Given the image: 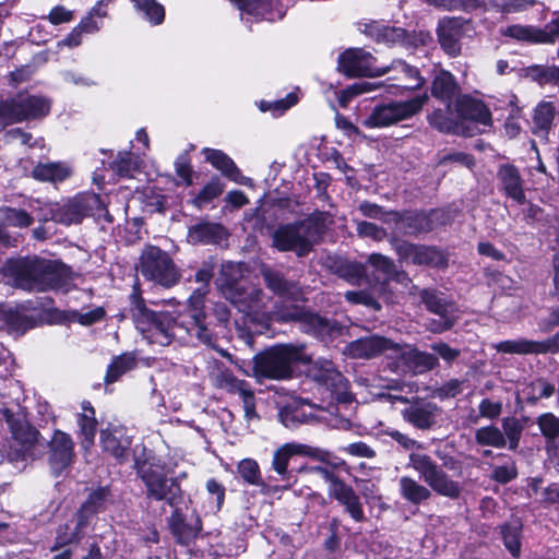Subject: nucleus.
Listing matches in <instances>:
<instances>
[{
  "instance_id": "1",
  "label": "nucleus",
  "mask_w": 559,
  "mask_h": 559,
  "mask_svg": "<svg viewBox=\"0 0 559 559\" xmlns=\"http://www.w3.org/2000/svg\"><path fill=\"white\" fill-rule=\"evenodd\" d=\"M240 276L241 264L226 262L222 265L217 284L224 297L252 322L266 324L271 320L297 321L301 330L321 340L330 336L335 330L333 322L316 313L298 308L284 310L271 306V300L260 288L254 285L239 284Z\"/></svg>"
},
{
  "instance_id": "2",
  "label": "nucleus",
  "mask_w": 559,
  "mask_h": 559,
  "mask_svg": "<svg viewBox=\"0 0 559 559\" xmlns=\"http://www.w3.org/2000/svg\"><path fill=\"white\" fill-rule=\"evenodd\" d=\"M5 275L14 286L25 292L60 290L72 281V269L60 260L37 254L9 258L4 263Z\"/></svg>"
},
{
  "instance_id": "3",
  "label": "nucleus",
  "mask_w": 559,
  "mask_h": 559,
  "mask_svg": "<svg viewBox=\"0 0 559 559\" xmlns=\"http://www.w3.org/2000/svg\"><path fill=\"white\" fill-rule=\"evenodd\" d=\"M129 299V316L136 330L151 344L168 346L175 340V317L169 311H154L146 305L139 282L132 286Z\"/></svg>"
},
{
  "instance_id": "4",
  "label": "nucleus",
  "mask_w": 559,
  "mask_h": 559,
  "mask_svg": "<svg viewBox=\"0 0 559 559\" xmlns=\"http://www.w3.org/2000/svg\"><path fill=\"white\" fill-rule=\"evenodd\" d=\"M87 217H93L95 221L112 222V216L97 193H78L62 203H55L49 209V219L64 226L81 224Z\"/></svg>"
},
{
  "instance_id": "5",
  "label": "nucleus",
  "mask_w": 559,
  "mask_h": 559,
  "mask_svg": "<svg viewBox=\"0 0 559 559\" xmlns=\"http://www.w3.org/2000/svg\"><path fill=\"white\" fill-rule=\"evenodd\" d=\"M448 116L441 110L433 111L429 121L431 126L442 132L460 133L464 131L465 121H474L483 126L491 124V114L480 100L468 96L455 98L453 106L449 105Z\"/></svg>"
},
{
  "instance_id": "6",
  "label": "nucleus",
  "mask_w": 559,
  "mask_h": 559,
  "mask_svg": "<svg viewBox=\"0 0 559 559\" xmlns=\"http://www.w3.org/2000/svg\"><path fill=\"white\" fill-rule=\"evenodd\" d=\"M307 361H310V357L307 356L302 347L294 345L274 346L254 356L251 376L258 381L286 379L293 372L292 364Z\"/></svg>"
},
{
  "instance_id": "7",
  "label": "nucleus",
  "mask_w": 559,
  "mask_h": 559,
  "mask_svg": "<svg viewBox=\"0 0 559 559\" xmlns=\"http://www.w3.org/2000/svg\"><path fill=\"white\" fill-rule=\"evenodd\" d=\"M51 104L41 95L17 92L7 98H0V129L39 120L49 115Z\"/></svg>"
},
{
  "instance_id": "8",
  "label": "nucleus",
  "mask_w": 559,
  "mask_h": 559,
  "mask_svg": "<svg viewBox=\"0 0 559 559\" xmlns=\"http://www.w3.org/2000/svg\"><path fill=\"white\" fill-rule=\"evenodd\" d=\"M408 464L419 474L430 490L450 499L460 497L462 491L460 483L450 478L429 455L411 453Z\"/></svg>"
},
{
  "instance_id": "9",
  "label": "nucleus",
  "mask_w": 559,
  "mask_h": 559,
  "mask_svg": "<svg viewBox=\"0 0 559 559\" xmlns=\"http://www.w3.org/2000/svg\"><path fill=\"white\" fill-rule=\"evenodd\" d=\"M139 270L144 278L164 286L175 285V263L168 252L154 245H146L140 255Z\"/></svg>"
},
{
  "instance_id": "10",
  "label": "nucleus",
  "mask_w": 559,
  "mask_h": 559,
  "mask_svg": "<svg viewBox=\"0 0 559 559\" xmlns=\"http://www.w3.org/2000/svg\"><path fill=\"white\" fill-rule=\"evenodd\" d=\"M427 100L428 96L424 94L405 102L377 106L365 119L364 124L368 128H383L397 123L419 112Z\"/></svg>"
},
{
  "instance_id": "11",
  "label": "nucleus",
  "mask_w": 559,
  "mask_h": 559,
  "mask_svg": "<svg viewBox=\"0 0 559 559\" xmlns=\"http://www.w3.org/2000/svg\"><path fill=\"white\" fill-rule=\"evenodd\" d=\"M318 237V227L302 222L280 227L273 235L274 246L281 251H295L298 255L308 253Z\"/></svg>"
},
{
  "instance_id": "12",
  "label": "nucleus",
  "mask_w": 559,
  "mask_h": 559,
  "mask_svg": "<svg viewBox=\"0 0 559 559\" xmlns=\"http://www.w3.org/2000/svg\"><path fill=\"white\" fill-rule=\"evenodd\" d=\"M11 433L7 449L9 461H25L32 455V451L38 442L39 431L26 420H14L11 423Z\"/></svg>"
},
{
  "instance_id": "13",
  "label": "nucleus",
  "mask_w": 559,
  "mask_h": 559,
  "mask_svg": "<svg viewBox=\"0 0 559 559\" xmlns=\"http://www.w3.org/2000/svg\"><path fill=\"white\" fill-rule=\"evenodd\" d=\"M374 57L362 49L350 48L338 57V70L348 76H379L385 70L376 67Z\"/></svg>"
},
{
  "instance_id": "14",
  "label": "nucleus",
  "mask_w": 559,
  "mask_h": 559,
  "mask_svg": "<svg viewBox=\"0 0 559 559\" xmlns=\"http://www.w3.org/2000/svg\"><path fill=\"white\" fill-rule=\"evenodd\" d=\"M392 243L401 260L432 267H443L448 263L445 254L435 247L413 245L400 239H394Z\"/></svg>"
},
{
  "instance_id": "15",
  "label": "nucleus",
  "mask_w": 559,
  "mask_h": 559,
  "mask_svg": "<svg viewBox=\"0 0 559 559\" xmlns=\"http://www.w3.org/2000/svg\"><path fill=\"white\" fill-rule=\"evenodd\" d=\"M74 456V442L71 436L56 429L48 442V463L52 474L56 477L60 476L72 465Z\"/></svg>"
},
{
  "instance_id": "16",
  "label": "nucleus",
  "mask_w": 559,
  "mask_h": 559,
  "mask_svg": "<svg viewBox=\"0 0 559 559\" xmlns=\"http://www.w3.org/2000/svg\"><path fill=\"white\" fill-rule=\"evenodd\" d=\"M501 35L528 44H552L559 37V17L544 27L514 24L501 28Z\"/></svg>"
},
{
  "instance_id": "17",
  "label": "nucleus",
  "mask_w": 559,
  "mask_h": 559,
  "mask_svg": "<svg viewBox=\"0 0 559 559\" xmlns=\"http://www.w3.org/2000/svg\"><path fill=\"white\" fill-rule=\"evenodd\" d=\"M438 364V358L431 354L418 352L409 345H400L399 350L394 353L391 369L396 372L412 371L420 373L431 370Z\"/></svg>"
},
{
  "instance_id": "18",
  "label": "nucleus",
  "mask_w": 559,
  "mask_h": 559,
  "mask_svg": "<svg viewBox=\"0 0 559 559\" xmlns=\"http://www.w3.org/2000/svg\"><path fill=\"white\" fill-rule=\"evenodd\" d=\"M347 350L354 358H372L377 355H385L393 361L394 353L399 350V344L379 335H372L352 342Z\"/></svg>"
},
{
  "instance_id": "19",
  "label": "nucleus",
  "mask_w": 559,
  "mask_h": 559,
  "mask_svg": "<svg viewBox=\"0 0 559 559\" xmlns=\"http://www.w3.org/2000/svg\"><path fill=\"white\" fill-rule=\"evenodd\" d=\"M242 14L266 21H277L285 15L289 0H230Z\"/></svg>"
},
{
  "instance_id": "20",
  "label": "nucleus",
  "mask_w": 559,
  "mask_h": 559,
  "mask_svg": "<svg viewBox=\"0 0 559 559\" xmlns=\"http://www.w3.org/2000/svg\"><path fill=\"white\" fill-rule=\"evenodd\" d=\"M88 524L85 518L75 512L71 519L57 527L50 550L56 551L67 546H78L84 539Z\"/></svg>"
},
{
  "instance_id": "21",
  "label": "nucleus",
  "mask_w": 559,
  "mask_h": 559,
  "mask_svg": "<svg viewBox=\"0 0 559 559\" xmlns=\"http://www.w3.org/2000/svg\"><path fill=\"white\" fill-rule=\"evenodd\" d=\"M99 441L103 451L110 454L120 464L128 462L132 440L124 430L118 427L102 429Z\"/></svg>"
},
{
  "instance_id": "22",
  "label": "nucleus",
  "mask_w": 559,
  "mask_h": 559,
  "mask_svg": "<svg viewBox=\"0 0 559 559\" xmlns=\"http://www.w3.org/2000/svg\"><path fill=\"white\" fill-rule=\"evenodd\" d=\"M317 366L318 372L314 373V379L326 385L340 401L350 402L352 395L347 391V380L334 368L333 364L329 360H322L318 361Z\"/></svg>"
},
{
  "instance_id": "23",
  "label": "nucleus",
  "mask_w": 559,
  "mask_h": 559,
  "mask_svg": "<svg viewBox=\"0 0 559 559\" xmlns=\"http://www.w3.org/2000/svg\"><path fill=\"white\" fill-rule=\"evenodd\" d=\"M438 212L433 211L429 215L425 213H397L392 212L388 219H393L394 228L399 233L406 235H415L418 233H426L433 228L432 217L437 216Z\"/></svg>"
},
{
  "instance_id": "24",
  "label": "nucleus",
  "mask_w": 559,
  "mask_h": 559,
  "mask_svg": "<svg viewBox=\"0 0 559 559\" xmlns=\"http://www.w3.org/2000/svg\"><path fill=\"white\" fill-rule=\"evenodd\" d=\"M55 300L51 297H45L41 307L34 306L33 301L28 300L21 305V308L25 311H38L35 317L38 326L43 324L47 325H66L71 323V310H61L53 307Z\"/></svg>"
},
{
  "instance_id": "25",
  "label": "nucleus",
  "mask_w": 559,
  "mask_h": 559,
  "mask_svg": "<svg viewBox=\"0 0 559 559\" xmlns=\"http://www.w3.org/2000/svg\"><path fill=\"white\" fill-rule=\"evenodd\" d=\"M134 468L146 485L147 491L151 496L162 500L166 498L168 492H170L165 475L158 472L157 468H154L147 461L135 459Z\"/></svg>"
},
{
  "instance_id": "26",
  "label": "nucleus",
  "mask_w": 559,
  "mask_h": 559,
  "mask_svg": "<svg viewBox=\"0 0 559 559\" xmlns=\"http://www.w3.org/2000/svg\"><path fill=\"white\" fill-rule=\"evenodd\" d=\"M464 23L461 19H443L438 27V38L442 49L449 56H457L461 51L460 39L463 36Z\"/></svg>"
},
{
  "instance_id": "27",
  "label": "nucleus",
  "mask_w": 559,
  "mask_h": 559,
  "mask_svg": "<svg viewBox=\"0 0 559 559\" xmlns=\"http://www.w3.org/2000/svg\"><path fill=\"white\" fill-rule=\"evenodd\" d=\"M22 309L1 305L0 306V322L5 326L8 333L23 335L27 331L38 326L35 317L27 316Z\"/></svg>"
},
{
  "instance_id": "28",
  "label": "nucleus",
  "mask_w": 559,
  "mask_h": 559,
  "mask_svg": "<svg viewBox=\"0 0 559 559\" xmlns=\"http://www.w3.org/2000/svg\"><path fill=\"white\" fill-rule=\"evenodd\" d=\"M205 159L225 177L238 185H251V179L242 176L234 160L223 151L214 148L203 150Z\"/></svg>"
},
{
  "instance_id": "29",
  "label": "nucleus",
  "mask_w": 559,
  "mask_h": 559,
  "mask_svg": "<svg viewBox=\"0 0 559 559\" xmlns=\"http://www.w3.org/2000/svg\"><path fill=\"white\" fill-rule=\"evenodd\" d=\"M439 414V407L433 403H415L403 409V418L418 429H429Z\"/></svg>"
},
{
  "instance_id": "30",
  "label": "nucleus",
  "mask_w": 559,
  "mask_h": 559,
  "mask_svg": "<svg viewBox=\"0 0 559 559\" xmlns=\"http://www.w3.org/2000/svg\"><path fill=\"white\" fill-rule=\"evenodd\" d=\"M330 496L344 507L345 511L355 522H362L365 520L360 499L350 486L346 485L344 481L342 484H334L333 491Z\"/></svg>"
},
{
  "instance_id": "31",
  "label": "nucleus",
  "mask_w": 559,
  "mask_h": 559,
  "mask_svg": "<svg viewBox=\"0 0 559 559\" xmlns=\"http://www.w3.org/2000/svg\"><path fill=\"white\" fill-rule=\"evenodd\" d=\"M381 70H385L386 73L394 72L392 79L400 82L395 85L399 88L416 90L424 84V79L420 76L419 71L402 60H395L391 66L381 68Z\"/></svg>"
},
{
  "instance_id": "32",
  "label": "nucleus",
  "mask_w": 559,
  "mask_h": 559,
  "mask_svg": "<svg viewBox=\"0 0 559 559\" xmlns=\"http://www.w3.org/2000/svg\"><path fill=\"white\" fill-rule=\"evenodd\" d=\"M261 274L267 287L276 295L283 298L297 299L300 294L299 286L294 282H288L284 276L275 270L266 265L261 267Z\"/></svg>"
},
{
  "instance_id": "33",
  "label": "nucleus",
  "mask_w": 559,
  "mask_h": 559,
  "mask_svg": "<svg viewBox=\"0 0 559 559\" xmlns=\"http://www.w3.org/2000/svg\"><path fill=\"white\" fill-rule=\"evenodd\" d=\"M111 490L109 486H98L93 489L78 509L76 513L90 523L93 515L104 512L107 508Z\"/></svg>"
},
{
  "instance_id": "34",
  "label": "nucleus",
  "mask_w": 559,
  "mask_h": 559,
  "mask_svg": "<svg viewBox=\"0 0 559 559\" xmlns=\"http://www.w3.org/2000/svg\"><path fill=\"white\" fill-rule=\"evenodd\" d=\"M311 453V447L309 445L295 442L285 443L274 452L272 467L283 479H286L289 460L295 455L304 456V454Z\"/></svg>"
},
{
  "instance_id": "35",
  "label": "nucleus",
  "mask_w": 559,
  "mask_h": 559,
  "mask_svg": "<svg viewBox=\"0 0 559 559\" xmlns=\"http://www.w3.org/2000/svg\"><path fill=\"white\" fill-rule=\"evenodd\" d=\"M228 233L226 228L216 223H201L190 228L188 238L192 243H215L226 240Z\"/></svg>"
},
{
  "instance_id": "36",
  "label": "nucleus",
  "mask_w": 559,
  "mask_h": 559,
  "mask_svg": "<svg viewBox=\"0 0 559 559\" xmlns=\"http://www.w3.org/2000/svg\"><path fill=\"white\" fill-rule=\"evenodd\" d=\"M31 176L39 182H62L71 176V170L61 162H39L33 167Z\"/></svg>"
},
{
  "instance_id": "37",
  "label": "nucleus",
  "mask_w": 559,
  "mask_h": 559,
  "mask_svg": "<svg viewBox=\"0 0 559 559\" xmlns=\"http://www.w3.org/2000/svg\"><path fill=\"white\" fill-rule=\"evenodd\" d=\"M144 166L143 159L131 151L118 152L116 158L110 163V168L121 178H134L141 173Z\"/></svg>"
},
{
  "instance_id": "38",
  "label": "nucleus",
  "mask_w": 559,
  "mask_h": 559,
  "mask_svg": "<svg viewBox=\"0 0 559 559\" xmlns=\"http://www.w3.org/2000/svg\"><path fill=\"white\" fill-rule=\"evenodd\" d=\"M498 178L509 198L513 199L518 203H523L525 201L522 179L515 167L511 165L501 166L498 171Z\"/></svg>"
},
{
  "instance_id": "39",
  "label": "nucleus",
  "mask_w": 559,
  "mask_h": 559,
  "mask_svg": "<svg viewBox=\"0 0 559 559\" xmlns=\"http://www.w3.org/2000/svg\"><path fill=\"white\" fill-rule=\"evenodd\" d=\"M399 492L404 500L415 506L429 500L432 496L428 487L409 476H402L399 479Z\"/></svg>"
},
{
  "instance_id": "40",
  "label": "nucleus",
  "mask_w": 559,
  "mask_h": 559,
  "mask_svg": "<svg viewBox=\"0 0 559 559\" xmlns=\"http://www.w3.org/2000/svg\"><path fill=\"white\" fill-rule=\"evenodd\" d=\"M138 366V359L134 353H122L112 358L108 365L104 381L106 384L117 382L124 373L133 370Z\"/></svg>"
},
{
  "instance_id": "41",
  "label": "nucleus",
  "mask_w": 559,
  "mask_h": 559,
  "mask_svg": "<svg viewBox=\"0 0 559 559\" xmlns=\"http://www.w3.org/2000/svg\"><path fill=\"white\" fill-rule=\"evenodd\" d=\"M432 95L447 104L453 106V98L457 93V85L454 76L448 71H441L433 80L431 87Z\"/></svg>"
},
{
  "instance_id": "42",
  "label": "nucleus",
  "mask_w": 559,
  "mask_h": 559,
  "mask_svg": "<svg viewBox=\"0 0 559 559\" xmlns=\"http://www.w3.org/2000/svg\"><path fill=\"white\" fill-rule=\"evenodd\" d=\"M135 11L142 15L143 20L152 26H157L165 21V8L157 0H130Z\"/></svg>"
},
{
  "instance_id": "43",
  "label": "nucleus",
  "mask_w": 559,
  "mask_h": 559,
  "mask_svg": "<svg viewBox=\"0 0 559 559\" xmlns=\"http://www.w3.org/2000/svg\"><path fill=\"white\" fill-rule=\"evenodd\" d=\"M368 262L370 266L378 273L377 282H386L393 277H396L397 281L406 280V275L404 273H397L393 261L380 253L370 254Z\"/></svg>"
},
{
  "instance_id": "44",
  "label": "nucleus",
  "mask_w": 559,
  "mask_h": 559,
  "mask_svg": "<svg viewBox=\"0 0 559 559\" xmlns=\"http://www.w3.org/2000/svg\"><path fill=\"white\" fill-rule=\"evenodd\" d=\"M421 299L429 311L438 316H456V306L432 290H423Z\"/></svg>"
},
{
  "instance_id": "45",
  "label": "nucleus",
  "mask_w": 559,
  "mask_h": 559,
  "mask_svg": "<svg viewBox=\"0 0 559 559\" xmlns=\"http://www.w3.org/2000/svg\"><path fill=\"white\" fill-rule=\"evenodd\" d=\"M492 347L499 353L512 355L537 354L538 352L537 342L525 338L502 341L493 344Z\"/></svg>"
},
{
  "instance_id": "46",
  "label": "nucleus",
  "mask_w": 559,
  "mask_h": 559,
  "mask_svg": "<svg viewBox=\"0 0 559 559\" xmlns=\"http://www.w3.org/2000/svg\"><path fill=\"white\" fill-rule=\"evenodd\" d=\"M537 3L536 0H489L491 9L502 14H516L525 12Z\"/></svg>"
},
{
  "instance_id": "47",
  "label": "nucleus",
  "mask_w": 559,
  "mask_h": 559,
  "mask_svg": "<svg viewBox=\"0 0 559 559\" xmlns=\"http://www.w3.org/2000/svg\"><path fill=\"white\" fill-rule=\"evenodd\" d=\"M475 440L480 445H489L499 449L506 447V437L496 426H486L477 429Z\"/></svg>"
},
{
  "instance_id": "48",
  "label": "nucleus",
  "mask_w": 559,
  "mask_h": 559,
  "mask_svg": "<svg viewBox=\"0 0 559 559\" xmlns=\"http://www.w3.org/2000/svg\"><path fill=\"white\" fill-rule=\"evenodd\" d=\"M225 185L218 177L212 178L194 198L193 203L197 207L201 209L206 203L216 199L224 191Z\"/></svg>"
},
{
  "instance_id": "49",
  "label": "nucleus",
  "mask_w": 559,
  "mask_h": 559,
  "mask_svg": "<svg viewBox=\"0 0 559 559\" xmlns=\"http://www.w3.org/2000/svg\"><path fill=\"white\" fill-rule=\"evenodd\" d=\"M555 107L551 103L539 104L534 114V132L546 133L552 123Z\"/></svg>"
},
{
  "instance_id": "50",
  "label": "nucleus",
  "mask_w": 559,
  "mask_h": 559,
  "mask_svg": "<svg viewBox=\"0 0 559 559\" xmlns=\"http://www.w3.org/2000/svg\"><path fill=\"white\" fill-rule=\"evenodd\" d=\"M216 384L231 393H238L239 395L246 392L250 385L243 381L237 379L230 371L221 370L215 374Z\"/></svg>"
},
{
  "instance_id": "51",
  "label": "nucleus",
  "mask_w": 559,
  "mask_h": 559,
  "mask_svg": "<svg viewBox=\"0 0 559 559\" xmlns=\"http://www.w3.org/2000/svg\"><path fill=\"white\" fill-rule=\"evenodd\" d=\"M367 32L370 36L374 37L377 41L396 43L404 36L402 28L380 26L378 24H370L367 26Z\"/></svg>"
},
{
  "instance_id": "52",
  "label": "nucleus",
  "mask_w": 559,
  "mask_h": 559,
  "mask_svg": "<svg viewBox=\"0 0 559 559\" xmlns=\"http://www.w3.org/2000/svg\"><path fill=\"white\" fill-rule=\"evenodd\" d=\"M78 425L80 435L82 436V444L84 448H90L94 444L97 433L98 421L93 416L78 415Z\"/></svg>"
},
{
  "instance_id": "53",
  "label": "nucleus",
  "mask_w": 559,
  "mask_h": 559,
  "mask_svg": "<svg viewBox=\"0 0 559 559\" xmlns=\"http://www.w3.org/2000/svg\"><path fill=\"white\" fill-rule=\"evenodd\" d=\"M4 222L9 226L27 228L34 223V217L24 209L7 206L4 209Z\"/></svg>"
},
{
  "instance_id": "54",
  "label": "nucleus",
  "mask_w": 559,
  "mask_h": 559,
  "mask_svg": "<svg viewBox=\"0 0 559 559\" xmlns=\"http://www.w3.org/2000/svg\"><path fill=\"white\" fill-rule=\"evenodd\" d=\"M106 317L104 307H96L91 311L81 313L78 310H71V323L78 322L83 326H90L103 321Z\"/></svg>"
},
{
  "instance_id": "55",
  "label": "nucleus",
  "mask_w": 559,
  "mask_h": 559,
  "mask_svg": "<svg viewBox=\"0 0 559 559\" xmlns=\"http://www.w3.org/2000/svg\"><path fill=\"white\" fill-rule=\"evenodd\" d=\"M538 427L543 436L548 440L559 437V417L552 413H545L537 419Z\"/></svg>"
},
{
  "instance_id": "56",
  "label": "nucleus",
  "mask_w": 559,
  "mask_h": 559,
  "mask_svg": "<svg viewBox=\"0 0 559 559\" xmlns=\"http://www.w3.org/2000/svg\"><path fill=\"white\" fill-rule=\"evenodd\" d=\"M377 86L370 82H357L347 88L343 90L338 95V102L342 107H346L350 99L357 95L369 93L376 90Z\"/></svg>"
},
{
  "instance_id": "57",
  "label": "nucleus",
  "mask_w": 559,
  "mask_h": 559,
  "mask_svg": "<svg viewBox=\"0 0 559 559\" xmlns=\"http://www.w3.org/2000/svg\"><path fill=\"white\" fill-rule=\"evenodd\" d=\"M239 475L251 485L260 484V469L258 463L252 459H245L237 466Z\"/></svg>"
},
{
  "instance_id": "58",
  "label": "nucleus",
  "mask_w": 559,
  "mask_h": 559,
  "mask_svg": "<svg viewBox=\"0 0 559 559\" xmlns=\"http://www.w3.org/2000/svg\"><path fill=\"white\" fill-rule=\"evenodd\" d=\"M280 419L287 428H293L297 424L306 421V414L293 404L284 406L280 411Z\"/></svg>"
},
{
  "instance_id": "59",
  "label": "nucleus",
  "mask_w": 559,
  "mask_h": 559,
  "mask_svg": "<svg viewBox=\"0 0 559 559\" xmlns=\"http://www.w3.org/2000/svg\"><path fill=\"white\" fill-rule=\"evenodd\" d=\"M501 533L507 549L511 552L513 557H518L520 555L521 549V544L519 539V526L506 525L502 527Z\"/></svg>"
},
{
  "instance_id": "60",
  "label": "nucleus",
  "mask_w": 559,
  "mask_h": 559,
  "mask_svg": "<svg viewBox=\"0 0 559 559\" xmlns=\"http://www.w3.org/2000/svg\"><path fill=\"white\" fill-rule=\"evenodd\" d=\"M518 475L516 465L512 460H508L502 465L495 466L491 478L500 484H507Z\"/></svg>"
},
{
  "instance_id": "61",
  "label": "nucleus",
  "mask_w": 559,
  "mask_h": 559,
  "mask_svg": "<svg viewBox=\"0 0 559 559\" xmlns=\"http://www.w3.org/2000/svg\"><path fill=\"white\" fill-rule=\"evenodd\" d=\"M298 102V96L296 93L292 92L287 94V96L283 99L276 100L274 103L261 102L260 109L262 111L274 110V111H285L288 108L293 107Z\"/></svg>"
},
{
  "instance_id": "62",
  "label": "nucleus",
  "mask_w": 559,
  "mask_h": 559,
  "mask_svg": "<svg viewBox=\"0 0 559 559\" xmlns=\"http://www.w3.org/2000/svg\"><path fill=\"white\" fill-rule=\"evenodd\" d=\"M316 478L322 479L328 484L329 495L333 491L334 484H342L343 481L331 471L323 466H311L307 469Z\"/></svg>"
},
{
  "instance_id": "63",
  "label": "nucleus",
  "mask_w": 559,
  "mask_h": 559,
  "mask_svg": "<svg viewBox=\"0 0 559 559\" xmlns=\"http://www.w3.org/2000/svg\"><path fill=\"white\" fill-rule=\"evenodd\" d=\"M357 233L361 237H369L377 241H381L386 237V231L382 227L365 221L357 223Z\"/></svg>"
},
{
  "instance_id": "64",
  "label": "nucleus",
  "mask_w": 559,
  "mask_h": 559,
  "mask_svg": "<svg viewBox=\"0 0 559 559\" xmlns=\"http://www.w3.org/2000/svg\"><path fill=\"white\" fill-rule=\"evenodd\" d=\"M359 211L367 217L380 219L386 224H393V219H388L392 212H384L382 207L374 203L364 202L359 205Z\"/></svg>"
}]
</instances>
